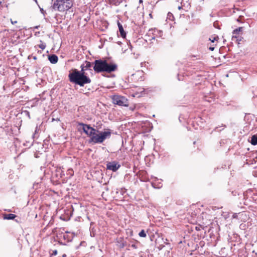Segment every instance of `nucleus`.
Here are the masks:
<instances>
[{"label": "nucleus", "mask_w": 257, "mask_h": 257, "mask_svg": "<svg viewBox=\"0 0 257 257\" xmlns=\"http://www.w3.org/2000/svg\"><path fill=\"white\" fill-rule=\"evenodd\" d=\"M78 125L82 126V130L85 134L91 137L89 143L101 144L111 136V131L110 129H105L103 132H100L92 127L90 125L83 123H79Z\"/></svg>", "instance_id": "nucleus-1"}, {"label": "nucleus", "mask_w": 257, "mask_h": 257, "mask_svg": "<svg viewBox=\"0 0 257 257\" xmlns=\"http://www.w3.org/2000/svg\"><path fill=\"white\" fill-rule=\"evenodd\" d=\"M68 77L71 82L80 86H84L85 84L91 82V79L85 74V72L78 71L76 69L69 73Z\"/></svg>", "instance_id": "nucleus-2"}, {"label": "nucleus", "mask_w": 257, "mask_h": 257, "mask_svg": "<svg viewBox=\"0 0 257 257\" xmlns=\"http://www.w3.org/2000/svg\"><path fill=\"white\" fill-rule=\"evenodd\" d=\"M93 70L97 73L106 72L110 73L115 71L117 65L115 64H108L106 61L96 60L94 62Z\"/></svg>", "instance_id": "nucleus-3"}, {"label": "nucleus", "mask_w": 257, "mask_h": 257, "mask_svg": "<svg viewBox=\"0 0 257 257\" xmlns=\"http://www.w3.org/2000/svg\"><path fill=\"white\" fill-rule=\"evenodd\" d=\"M73 5V0H56L54 3L53 8L59 12H64L71 8Z\"/></svg>", "instance_id": "nucleus-4"}, {"label": "nucleus", "mask_w": 257, "mask_h": 257, "mask_svg": "<svg viewBox=\"0 0 257 257\" xmlns=\"http://www.w3.org/2000/svg\"><path fill=\"white\" fill-rule=\"evenodd\" d=\"M112 102L119 106H127L128 105V100L123 96L114 95L112 96Z\"/></svg>", "instance_id": "nucleus-5"}, {"label": "nucleus", "mask_w": 257, "mask_h": 257, "mask_svg": "<svg viewBox=\"0 0 257 257\" xmlns=\"http://www.w3.org/2000/svg\"><path fill=\"white\" fill-rule=\"evenodd\" d=\"M120 167V164L116 161L108 162L106 163L107 169L113 172L116 171Z\"/></svg>", "instance_id": "nucleus-6"}, {"label": "nucleus", "mask_w": 257, "mask_h": 257, "mask_svg": "<svg viewBox=\"0 0 257 257\" xmlns=\"http://www.w3.org/2000/svg\"><path fill=\"white\" fill-rule=\"evenodd\" d=\"M243 30V28L240 27L233 30L232 33L234 35L232 36V39L234 38L236 39L237 41H241V39L239 38L238 35L239 34L240 32H242Z\"/></svg>", "instance_id": "nucleus-7"}, {"label": "nucleus", "mask_w": 257, "mask_h": 257, "mask_svg": "<svg viewBox=\"0 0 257 257\" xmlns=\"http://www.w3.org/2000/svg\"><path fill=\"white\" fill-rule=\"evenodd\" d=\"M177 2L180 3L185 11H187L190 8V4L189 0H177Z\"/></svg>", "instance_id": "nucleus-8"}, {"label": "nucleus", "mask_w": 257, "mask_h": 257, "mask_svg": "<svg viewBox=\"0 0 257 257\" xmlns=\"http://www.w3.org/2000/svg\"><path fill=\"white\" fill-rule=\"evenodd\" d=\"M85 65L84 64H83L81 65V71L84 72L85 70L89 69L91 66L92 64L90 62L86 61L85 62Z\"/></svg>", "instance_id": "nucleus-9"}, {"label": "nucleus", "mask_w": 257, "mask_h": 257, "mask_svg": "<svg viewBox=\"0 0 257 257\" xmlns=\"http://www.w3.org/2000/svg\"><path fill=\"white\" fill-rule=\"evenodd\" d=\"M48 59L50 62L52 64L56 63L58 60V57L55 54L49 55L48 56Z\"/></svg>", "instance_id": "nucleus-10"}, {"label": "nucleus", "mask_w": 257, "mask_h": 257, "mask_svg": "<svg viewBox=\"0 0 257 257\" xmlns=\"http://www.w3.org/2000/svg\"><path fill=\"white\" fill-rule=\"evenodd\" d=\"M117 25L121 36L122 38H125L126 36V34L123 30L122 25L120 24V23L119 22H117Z\"/></svg>", "instance_id": "nucleus-11"}, {"label": "nucleus", "mask_w": 257, "mask_h": 257, "mask_svg": "<svg viewBox=\"0 0 257 257\" xmlns=\"http://www.w3.org/2000/svg\"><path fill=\"white\" fill-rule=\"evenodd\" d=\"M250 143L252 145H257V136L256 135H253L251 138V140L250 141Z\"/></svg>", "instance_id": "nucleus-12"}, {"label": "nucleus", "mask_w": 257, "mask_h": 257, "mask_svg": "<svg viewBox=\"0 0 257 257\" xmlns=\"http://www.w3.org/2000/svg\"><path fill=\"white\" fill-rule=\"evenodd\" d=\"M16 215L14 214H6L4 216V218L6 219H13L16 217Z\"/></svg>", "instance_id": "nucleus-13"}, {"label": "nucleus", "mask_w": 257, "mask_h": 257, "mask_svg": "<svg viewBox=\"0 0 257 257\" xmlns=\"http://www.w3.org/2000/svg\"><path fill=\"white\" fill-rule=\"evenodd\" d=\"M218 39V37L217 36H212L210 38H209V40L211 42L214 43Z\"/></svg>", "instance_id": "nucleus-14"}, {"label": "nucleus", "mask_w": 257, "mask_h": 257, "mask_svg": "<svg viewBox=\"0 0 257 257\" xmlns=\"http://www.w3.org/2000/svg\"><path fill=\"white\" fill-rule=\"evenodd\" d=\"M139 235L140 237H145L147 236V234L144 230H142L139 233Z\"/></svg>", "instance_id": "nucleus-15"}, {"label": "nucleus", "mask_w": 257, "mask_h": 257, "mask_svg": "<svg viewBox=\"0 0 257 257\" xmlns=\"http://www.w3.org/2000/svg\"><path fill=\"white\" fill-rule=\"evenodd\" d=\"M41 44L38 45L39 47L42 49L44 50L46 48V44L42 42V41H40Z\"/></svg>", "instance_id": "nucleus-16"}, {"label": "nucleus", "mask_w": 257, "mask_h": 257, "mask_svg": "<svg viewBox=\"0 0 257 257\" xmlns=\"http://www.w3.org/2000/svg\"><path fill=\"white\" fill-rule=\"evenodd\" d=\"M215 46H216V44H213L212 46L209 47V49L211 51H213L214 50Z\"/></svg>", "instance_id": "nucleus-17"}, {"label": "nucleus", "mask_w": 257, "mask_h": 257, "mask_svg": "<svg viewBox=\"0 0 257 257\" xmlns=\"http://www.w3.org/2000/svg\"><path fill=\"white\" fill-rule=\"evenodd\" d=\"M237 214L236 213H234L232 215V218H237Z\"/></svg>", "instance_id": "nucleus-18"}, {"label": "nucleus", "mask_w": 257, "mask_h": 257, "mask_svg": "<svg viewBox=\"0 0 257 257\" xmlns=\"http://www.w3.org/2000/svg\"><path fill=\"white\" fill-rule=\"evenodd\" d=\"M57 254V250H54L53 251V253H52V254L53 255H56Z\"/></svg>", "instance_id": "nucleus-19"}, {"label": "nucleus", "mask_w": 257, "mask_h": 257, "mask_svg": "<svg viewBox=\"0 0 257 257\" xmlns=\"http://www.w3.org/2000/svg\"><path fill=\"white\" fill-rule=\"evenodd\" d=\"M68 236V235L67 234H63V237L64 239H66L67 238Z\"/></svg>", "instance_id": "nucleus-20"}, {"label": "nucleus", "mask_w": 257, "mask_h": 257, "mask_svg": "<svg viewBox=\"0 0 257 257\" xmlns=\"http://www.w3.org/2000/svg\"><path fill=\"white\" fill-rule=\"evenodd\" d=\"M184 9V7H183V6H182V5H181V6H178V9H179V10H180V9Z\"/></svg>", "instance_id": "nucleus-21"}, {"label": "nucleus", "mask_w": 257, "mask_h": 257, "mask_svg": "<svg viewBox=\"0 0 257 257\" xmlns=\"http://www.w3.org/2000/svg\"><path fill=\"white\" fill-rule=\"evenodd\" d=\"M11 23L13 24H16L17 23V21H13L12 20H11Z\"/></svg>", "instance_id": "nucleus-22"}, {"label": "nucleus", "mask_w": 257, "mask_h": 257, "mask_svg": "<svg viewBox=\"0 0 257 257\" xmlns=\"http://www.w3.org/2000/svg\"><path fill=\"white\" fill-rule=\"evenodd\" d=\"M40 27L39 26H37L34 27V29H38Z\"/></svg>", "instance_id": "nucleus-23"}, {"label": "nucleus", "mask_w": 257, "mask_h": 257, "mask_svg": "<svg viewBox=\"0 0 257 257\" xmlns=\"http://www.w3.org/2000/svg\"><path fill=\"white\" fill-rule=\"evenodd\" d=\"M253 93H254V92H253ZM257 97V95H255V94H254V95L253 96V98H255Z\"/></svg>", "instance_id": "nucleus-24"}, {"label": "nucleus", "mask_w": 257, "mask_h": 257, "mask_svg": "<svg viewBox=\"0 0 257 257\" xmlns=\"http://www.w3.org/2000/svg\"><path fill=\"white\" fill-rule=\"evenodd\" d=\"M139 2H140V3H142L143 2V0H140Z\"/></svg>", "instance_id": "nucleus-25"}, {"label": "nucleus", "mask_w": 257, "mask_h": 257, "mask_svg": "<svg viewBox=\"0 0 257 257\" xmlns=\"http://www.w3.org/2000/svg\"><path fill=\"white\" fill-rule=\"evenodd\" d=\"M217 128H218V127H216L214 129V130H215V131H216V130L217 129Z\"/></svg>", "instance_id": "nucleus-26"}, {"label": "nucleus", "mask_w": 257, "mask_h": 257, "mask_svg": "<svg viewBox=\"0 0 257 257\" xmlns=\"http://www.w3.org/2000/svg\"><path fill=\"white\" fill-rule=\"evenodd\" d=\"M65 256H66L65 254L63 255V257H65Z\"/></svg>", "instance_id": "nucleus-27"}, {"label": "nucleus", "mask_w": 257, "mask_h": 257, "mask_svg": "<svg viewBox=\"0 0 257 257\" xmlns=\"http://www.w3.org/2000/svg\"><path fill=\"white\" fill-rule=\"evenodd\" d=\"M152 39H155V37H153Z\"/></svg>", "instance_id": "nucleus-28"}, {"label": "nucleus", "mask_w": 257, "mask_h": 257, "mask_svg": "<svg viewBox=\"0 0 257 257\" xmlns=\"http://www.w3.org/2000/svg\"><path fill=\"white\" fill-rule=\"evenodd\" d=\"M153 31V30H150L149 32Z\"/></svg>", "instance_id": "nucleus-29"}, {"label": "nucleus", "mask_w": 257, "mask_h": 257, "mask_svg": "<svg viewBox=\"0 0 257 257\" xmlns=\"http://www.w3.org/2000/svg\"><path fill=\"white\" fill-rule=\"evenodd\" d=\"M34 59H36V57H34Z\"/></svg>", "instance_id": "nucleus-30"}]
</instances>
